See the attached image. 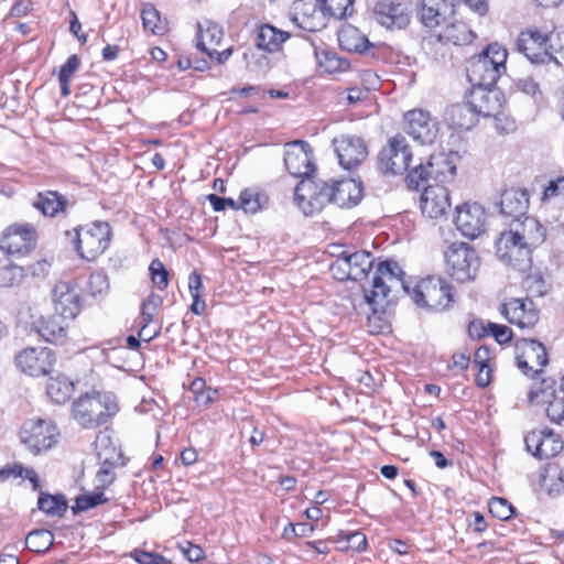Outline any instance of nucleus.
Listing matches in <instances>:
<instances>
[{"mask_svg": "<svg viewBox=\"0 0 564 564\" xmlns=\"http://www.w3.org/2000/svg\"><path fill=\"white\" fill-rule=\"evenodd\" d=\"M402 274L395 262L382 261L377 265L370 286L364 288L365 300L373 312L384 310L389 293L397 286L402 288L421 308L440 312L451 306L452 286L444 279L429 276L411 285L402 280Z\"/></svg>", "mask_w": 564, "mask_h": 564, "instance_id": "nucleus-1", "label": "nucleus"}, {"mask_svg": "<svg viewBox=\"0 0 564 564\" xmlns=\"http://www.w3.org/2000/svg\"><path fill=\"white\" fill-rule=\"evenodd\" d=\"M119 411L115 394L109 392L86 393L73 402V419L84 429L106 424Z\"/></svg>", "mask_w": 564, "mask_h": 564, "instance_id": "nucleus-2", "label": "nucleus"}, {"mask_svg": "<svg viewBox=\"0 0 564 564\" xmlns=\"http://www.w3.org/2000/svg\"><path fill=\"white\" fill-rule=\"evenodd\" d=\"M508 51L501 44H489L467 66V76L473 86H494L506 73Z\"/></svg>", "mask_w": 564, "mask_h": 564, "instance_id": "nucleus-3", "label": "nucleus"}, {"mask_svg": "<svg viewBox=\"0 0 564 564\" xmlns=\"http://www.w3.org/2000/svg\"><path fill=\"white\" fill-rule=\"evenodd\" d=\"M446 270L459 283L476 279L480 269V258L476 250L466 242L449 246L445 253Z\"/></svg>", "mask_w": 564, "mask_h": 564, "instance_id": "nucleus-4", "label": "nucleus"}, {"mask_svg": "<svg viewBox=\"0 0 564 564\" xmlns=\"http://www.w3.org/2000/svg\"><path fill=\"white\" fill-rule=\"evenodd\" d=\"M110 239V226L104 221H95L76 230L77 251L88 261L102 254L108 249Z\"/></svg>", "mask_w": 564, "mask_h": 564, "instance_id": "nucleus-5", "label": "nucleus"}, {"mask_svg": "<svg viewBox=\"0 0 564 564\" xmlns=\"http://www.w3.org/2000/svg\"><path fill=\"white\" fill-rule=\"evenodd\" d=\"M373 257L368 251H343L330 264L329 271L338 281H361L373 265Z\"/></svg>", "mask_w": 564, "mask_h": 564, "instance_id": "nucleus-6", "label": "nucleus"}, {"mask_svg": "<svg viewBox=\"0 0 564 564\" xmlns=\"http://www.w3.org/2000/svg\"><path fill=\"white\" fill-rule=\"evenodd\" d=\"M329 183L322 180L303 178L295 187L294 200L306 216L319 213L329 204Z\"/></svg>", "mask_w": 564, "mask_h": 564, "instance_id": "nucleus-7", "label": "nucleus"}, {"mask_svg": "<svg viewBox=\"0 0 564 564\" xmlns=\"http://www.w3.org/2000/svg\"><path fill=\"white\" fill-rule=\"evenodd\" d=\"M59 433L55 424L46 420H31L23 424L20 438L26 448L37 455L57 443Z\"/></svg>", "mask_w": 564, "mask_h": 564, "instance_id": "nucleus-8", "label": "nucleus"}, {"mask_svg": "<svg viewBox=\"0 0 564 564\" xmlns=\"http://www.w3.org/2000/svg\"><path fill=\"white\" fill-rule=\"evenodd\" d=\"M489 216L476 202H466L455 207L454 224L456 229L468 239H476L486 232Z\"/></svg>", "mask_w": 564, "mask_h": 564, "instance_id": "nucleus-9", "label": "nucleus"}, {"mask_svg": "<svg viewBox=\"0 0 564 564\" xmlns=\"http://www.w3.org/2000/svg\"><path fill=\"white\" fill-rule=\"evenodd\" d=\"M456 155L438 153L431 155L426 165L420 164L410 171L409 183L419 187L420 182L429 177L442 183L449 182L456 173Z\"/></svg>", "mask_w": 564, "mask_h": 564, "instance_id": "nucleus-10", "label": "nucleus"}, {"mask_svg": "<svg viewBox=\"0 0 564 564\" xmlns=\"http://www.w3.org/2000/svg\"><path fill=\"white\" fill-rule=\"evenodd\" d=\"M496 256L506 265L525 271L531 265L532 251L509 230L502 231L495 243Z\"/></svg>", "mask_w": 564, "mask_h": 564, "instance_id": "nucleus-11", "label": "nucleus"}, {"mask_svg": "<svg viewBox=\"0 0 564 564\" xmlns=\"http://www.w3.org/2000/svg\"><path fill=\"white\" fill-rule=\"evenodd\" d=\"M411 160L412 152L405 137L397 134L380 151L379 166L386 173L402 174L409 169Z\"/></svg>", "mask_w": 564, "mask_h": 564, "instance_id": "nucleus-12", "label": "nucleus"}, {"mask_svg": "<svg viewBox=\"0 0 564 564\" xmlns=\"http://www.w3.org/2000/svg\"><path fill=\"white\" fill-rule=\"evenodd\" d=\"M15 362L18 368L31 377L48 375L55 364V356L52 349L46 347H30L21 350Z\"/></svg>", "mask_w": 564, "mask_h": 564, "instance_id": "nucleus-13", "label": "nucleus"}, {"mask_svg": "<svg viewBox=\"0 0 564 564\" xmlns=\"http://www.w3.org/2000/svg\"><path fill=\"white\" fill-rule=\"evenodd\" d=\"M404 130L415 141L431 144L438 133V122L423 109H413L404 115Z\"/></svg>", "mask_w": 564, "mask_h": 564, "instance_id": "nucleus-14", "label": "nucleus"}, {"mask_svg": "<svg viewBox=\"0 0 564 564\" xmlns=\"http://www.w3.org/2000/svg\"><path fill=\"white\" fill-rule=\"evenodd\" d=\"M284 164L288 172L294 177H311L315 171L312 150L305 141H294L286 144Z\"/></svg>", "mask_w": 564, "mask_h": 564, "instance_id": "nucleus-15", "label": "nucleus"}, {"mask_svg": "<svg viewBox=\"0 0 564 564\" xmlns=\"http://www.w3.org/2000/svg\"><path fill=\"white\" fill-rule=\"evenodd\" d=\"M517 364L524 375H536L546 366L549 358L543 344L523 339L517 344Z\"/></svg>", "mask_w": 564, "mask_h": 564, "instance_id": "nucleus-16", "label": "nucleus"}, {"mask_svg": "<svg viewBox=\"0 0 564 564\" xmlns=\"http://www.w3.org/2000/svg\"><path fill=\"white\" fill-rule=\"evenodd\" d=\"M525 447L534 457L549 459L563 449V441L552 430H533L524 438Z\"/></svg>", "mask_w": 564, "mask_h": 564, "instance_id": "nucleus-17", "label": "nucleus"}, {"mask_svg": "<svg viewBox=\"0 0 564 564\" xmlns=\"http://www.w3.org/2000/svg\"><path fill=\"white\" fill-rule=\"evenodd\" d=\"M373 14L377 22L387 29H403L410 22L411 9L401 1L380 0L373 8Z\"/></svg>", "mask_w": 564, "mask_h": 564, "instance_id": "nucleus-18", "label": "nucleus"}, {"mask_svg": "<svg viewBox=\"0 0 564 564\" xmlns=\"http://www.w3.org/2000/svg\"><path fill=\"white\" fill-rule=\"evenodd\" d=\"M55 313L64 321H73L82 311L78 290L69 282L61 281L53 289Z\"/></svg>", "mask_w": 564, "mask_h": 564, "instance_id": "nucleus-19", "label": "nucleus"}, {"mask_svg": "<svg viewBox=\"0 0 564 564\" xmlns=\"http://www.w3.org/2000/svg\"><path fill=\"white\" fill-rule=\"evenodd\" d=\"M36 232L30 225H11L0 239L1 250L10 254H26L35 246Z\"/></svg>", "mask_w": 564, "mask_h": 564, "instance_id": "nucleus-20", "label": "nucleus"}, {"mask_svg": "<svg viewBox=\"0 0 564 564\" xmlns=\"http://www.w3.org/2000/svg\"><path fill=\"white\" fill-rule=\"evenodd\" d=\"M333 145L339 164L346 170L355 169L368 155L364 140L355 135L343 134L337 137L333 140Z\"/></svg>", "mask_w": 564, "mask_h": 564, "instance_id": "nucleus-21", "label": "nucleus"}, {"mask_svg": "<svg viewBox=\"0 0 564 564\" xmlns=\"http://www.w3.org/2000/svg\"><path fill=\"white\" fill-rule=\"evenodd\" d=\"M492 86H474L468 95V101L476 112V117H495L497 118L502 110L503 96Z\"/></svg>", "mask_w": 564, "mask_h": 564, "instance_id": "nucleus-22", "label": "nucleus"}, {"mask_svg": "<svg viewBox=\"0 0 564 564\" xmlns=\"http://www.w3.org/2000/svg\"><path fill=\"white\" fill-rule=\"evenodd\" d=\"M451 206V196L447 187L435 184L424 188L420 200L423 215L431 219H438L447 215Z\"/></svg>", "mask_w": 564, "mask_h": 564, "instance_id": "nucleus-23", "label": "nucleus"}, {"mask_svg": "<svg viewBox=\"0 0 564 564\" xmlns=\"http://www.w3.org/2000/svg\"><path fill=\"white\" fill-rule=\"evenodd\" d=\"M549 35L539 30H527L520 33L517 40V48L532 63L545 64L550 62L547 53Z\"/></svg>", "mask_w": 564, "mask_h": 564, "instance_id": "nucleus-24", "label": "nucleus"}, {"mask_svg": "<svg viewBox=\"0 0 564 564\" xmlns=\"http://www.w3.org/2000/svg\"><path fill=\"white\" fill-rule=\"evenodd\" d=\"M501 314L519 328L532 327L539 321V313L529 299H509L501 305Z\"/></svg>", "mask_w": 564, "mask_h": 564, "instance_id": "nucleus-25", "label": "nucleus"}, {"mask_svg": "<svg viewBox=\"0 0 564 564\" xmlns=\"http://www.w3.org/2000/svg\"><path fill=\"white\" fill-rule=\"evenodd\" d=\"M462 0H421L419 11L421 22L429 29L446 24Z\"/></svg>", "mask_w": 564, "mask_h": 564, "instance_id": "nucleus-26", "label": "nucleus"}, {"mask_svg": "<svg viewBox=\"0 0 564 564\" xmlns=\"http://www.w3.org/2000/svg\"><path fill=\"white\" fill-rule=\"evenodd\" d=\"M293 21L308 32H316L326 25V14L317 0H296Z\"/></svg>", "mask_w": 564, "mask_h": 564, "instance_id": "nucleus-27", "label": "nucleus"}, {"mask_svg": "<svg viewBox=\"0 0 564 564\" xmlns=\"http://www.w3.org/2000/svg\"><path fill=\"white\" fill-rule=\"evenodd\" d=\"M508 230L531 251L545 240L542 225L533 217L512 220Z\"/></svg>", "mask_w": 564, "mask_h": 564, "instance_id": "nucleus-28", "label": "nucleus"}, {"mask_svg": "<svg viewBox=\"0 0 564 564\" xmlns=\"http://www.w3.org/2000/svg\"><path fill=\"white\" fill-rule=\"evenodd\" d=\"M329 203L340 208H351L356 206L362 197L361 183L352 180L332 181Z\"/></svg>", "mask_w": 564, "mask_h": 564, "instance_id": "nucleus-29", "label": "nucleus"}, {"mask_svg": "<svg viewBox=\"0 0 564 564\" xmlns=\"http://www.w3.org/2000/svg\"><path fill=\"white\" fill-rule=\"evenodd\" d=\"M528 399L531 403L546 404V414L551 421L555 423L564 421V393L563 397L556 395L552 386L532 388Z\"/></svg>", "mask_w": 564, "mask_h": 564, "instance_id": "nucleus-30", "label": "nucleus"}, {"mask_svg": "<svg viewBox=\"0 0 564 564\" xmlns=\"http://www.w3.org/2000/svg\"><path fill=\"white\" fill-rule=\"evenodd\" d=\"M529 208V195L525 189L510 188L501 194L500 212L513 220L527 216Z\"/></svg>", "mask_w": 564, "mask_h": 564, "instance_id": "nucleus-31", "label": "nucleus"}, {"mask_svg": "<svg viewBox=\"0 0 564 564\" xmlns=\"http://www.w3.org/2000/svg\"><path fill=\"white\" fill-rule=\"evenodd\" d=\"M445 122L454 128L468 130L477 122L476 112L469 101L452 105L444 112Z\"/></svg>", "mask_w": 564, "mask_h": 564, "instance_id": "nucleus-32", "label": "nucleus"}, {"mask_svg": "<svg viewBox=\"0 0 564 564\" xmlns=\"http://www.w3.org/2000/svg\"><path fill=\"white\" fill-rule=\"evenodd\" d=\"M223 39L221 28L210 21L198 23L197 47L214 58L215 47Z\"/></svg>", "mask_w": 564, "mask_h": 564, "instance_id": "nucleus-33", "label": "nucleus"}, {"mask_svg": "<svg viewBox=\"0 0 564 564\" xmlns=\"http://www.w3.org/2000/svg\"><path fill=\"white\" fill-rule=\"evenodd\" d=\"M438 40L453 43L454 45H467L475 39V33L465 22L446 23V26L438 33Z\"/></svg>", "mask_w": 564, "mask_h": 564, "instance_id": "nucleus-34", "label": "nucleus"}, {"mask_svg": "<svg viewBox=\"0 0 564 564\" xmlns=\"http://www.w3.org/2000/svg\"><path fill=\"white\" fill-rule=\"evenodd\" d=\"M68 200L57 192L47 191L40 193L33 203V206L39 209L44 216L54 217L58 213L64 212Z\"/></svg>", "mask_w": 564, "mask_h": 564, "instance_id": "nucleus-35", "label": "nucleus"}, {"mask_svg": "<svg viewBox=\"0 0 564 564\" xmlns=\"http://www.w3.org/2000/svg\"><path fill=\"white\" fill-rule=\"evenodd\" d=\"M288 39L289 33L278 30L272 25L264 24L259 28L257 46L268 52H276Z\"/></svg>", "mask_w": 564, "mask_h": 564, "instance_id": "nucleus-36", "label": "nucleus"}, {"mask_svg": "<svg viewBox=\"0 0 564 564\" xmlns=\"http://www.w3.org/2000/svg\"><path fill=\"white\" fill-rule=\"evenodd\" d=\"M339 46L347 52L362 53L368 48V39L355 26H344L338 33Z\"/></svg>", "mask_w": 564, "mask_h": 564, "instance_id": "nucleus-37", "label": "nucleus"}, {"mask_svg": "<svg viewBox=\"0 0 564 564\" xmlns=\"http://www.w3.org/2000/svg\"><path fill=\"white\" fill-rule=\"evenodd\" d=\"M37 332L46 341L62 344L67 336V326L54 316H43L37 322Z\"/></svg>", "mask_w": 564, "mask_h": 564, "instance_id": "nucleus-38", "label": "nucleus"}, {"mask_svg": "<svg viewBox=\"0 0 564 564\" xmlns=\"http://www.w3.org/2000/svg\"><path fill=\"white\" fill-rule=\"evenodd\" d=\"M318 66L327 74L335 75L349 69L350 63L338 54L329 51L314 50Z\"/></svg>", "mask_w": 564, "mask_h": 564, "instance_id": "nucleus-39", "label": "nucleus"}, {"mask_svg": "<svg viewBox=\"0 0 564 564\" xmlns=\"http://www.w3.org/2000/svg\"><path fill=\"white\" fill-rule=\"evenodd\" d=\"M101 466L96 474V481L98 487H107L109 486L115 477L113 468L120 460V454L116 447L111 448V453H100Z\"/></svg>", "mask_w": 564, "mask_h": 564, "instance_id": "nucleus-40", "label": "nucleus"}, {"mask_svg": "<svg viewBox=\"0 0 564 564\" xmlns=\"http://www.w3.org/2000/svg\"><path fill=\"white\" fill-rule=\"evenodd\" d=\"M74 383L66 377L51 378L47 382V395L55 403H65L74 392Z\"/></svg>", "mask_w": 564, "mask_h": 564, "instance_id": "nucleus-41", "label": "nucleus"}, {"mask_svg": "<svg viewBox=\"0 0 564 564\" xmlns=\"http://www.w3.org/2000/svg\"><path fill=\"white\" fill-rule=\"evenodd\" d=\"M141 19L145 31L155 35L165 33L166 23L162 20L160 12L151 3L143 4Z\"/></svg>", "mask_w": 564, "mask_h": 564, "instance_id": "nucleus-42", "label": "nucleus"}, {"mask_svg": "<svg viewBox=\"0 0 564 564\" xmlns=\"http://www.w3.org/2000/svg\"><path fill=\"white\" fill-rule=\"evenodd\" d=\"M23 269L8 257L0 259V286H12L22 278Z\"/></svg>", "mask_w": 564, "mask_h": 564, "instance_id": "nucleus-43", "label": "nucleus"}, {"mask_svg": "<svg viewBox=\"0 0 564 564\" xmlns=\"http://www.w3.org/2000/svg\"><path fill=\"white\" fill-rule=\"evenodd\" d=\"M39 509L50 516L61 517L67 509V503L62 496L41 495L37 501Z\"/></svg>", "mask_w": 564, "mask_h": 564, "instance_id": "nucleus-44", "label": "nucleus"}, {"mask_svg": "<svg viewBox=\"0 0 564 564\" xmlns=\"http://www.w3.org/2000/svg\"><path fill=\"white\" fill-rule=\"evenodd\" d=\"M325 14L343 19L352 12L354 0H321Z\"/></svg>", "mask_w": 564, "mask_h": 564, "instance_id": "nucleus-45", "label": "nucleus"}, {"mask_svg": "<svg viewBox=\"0 0 564 564\" xmlns=\"http://www.w3.org/2000/svg\"><path fill=\"white\" fill-rule=\"evenodd\" d=\"M547 53L550 62L553 61L557 65L564 64V30L549 34Z\"/></svg>", "mask_w": 564, "mask_h": 564, "instance_id": "nucleus-46", "label": "nucleus"}, {"mask_svg": "<svg viewBox=\"0 0 564 564\" xmlns=\"http://www.w3.org/2000/svg\"><path fill=\"white\" fill-rule=\"evenodd\" d=\"M26 545L33 552H42L48 549L53 542V535L47 530H34L26 536Z\"/></svg>", "mask_w": 564, "mask_h": 564, "instance_id": "nucleus-47", "label": "nucleus"}, {"mask_svg": "<svg viewBox=\"0 0 564 564\" xmlns=\"http://www.w3.org/2000/svg\"><path fill=\"white\" fill-rule=\"evenodd\" d=\"M262 196L250 188H247L240 193L238 200V209L241 208L246 213L254 214L262 207Z\"/></svg>", "mask_w": 564, "mask_h": 564, "instance_id": "nucleus-48", "label": "nucleus"}, {"mask_svg": "<svg viewBox=\"0 0 564 564\" xmlns=\"http://www.w3.org/2000/svg\"><path fill=\"white\" fill-rule=\"evenodd\" d=\"M109 291L108 276L104 272H94L88 280V292L93 297H102Z\"/></svg>", "mask_w": 564, "mask_h": 564, "instance_id": "nucleus-49", "label": "nucleus"}, {"mask_svg": "<svg viewBox=\"0 0 564 564\" xmlns=\"http://www.w3.org/2000/svg\"><path fill=\"white\" fill-rule=\"evenodd\" d=\"M105 501L106 499L104 498L102 492L83 495L76 498L75 505L72 507V510L76 514L88 509H91Z\"/></svg>", "mask_w": 564, "mask_h": 564, "instance_id": "nucleus-50", "label": "nucleus"}, {"mask_svg": "<svg viewBox=\"0 0 564 564\" xmlns=\"http://www.w3.org/2000/svg\"><path fill=\"white\" fill-rule=\"evenodd\" d=\"M489 511L499 520H508L513 513V508L506 499L494 497L489 500Z\"/></svg>", "mask_w": 564, "mask_h": 564, "instance_id": "nucleus-51", "label": "nucleus"}, {"mask_svg": "<svg viewBox=\"0 0 564 564\" xmlns=\"http://www.w3.org/2000/svg\"><path fill=\"white\" fill-rule=\"evenodd\" d=\"M149 270L154 285H156L160 290L165 289L169 284V272L162 261L159 259L152 260Z\"/></svg>", "mask_w": 564, "mask_h": 564, "instance_id": "nucleus-52", "label": "nucleus"}, {"mask_svg": "<svg viewBox=\"0 0 564 564\" xmlns=\"http://www.w3.org/2000/svg\"><path fill=\"white\" fill-rule=\"evenodd\" d=\"M487 349H478L475 354V361L479 365V371L476 375V383L480 388H486L490 382V369L489 366L482 361V358L487 356Z\"/></svg>", "mask_w": 564, "mask_h": 564, "instance_id": "nucleus-53", "label": "nucleus"}, {"mask_svg": "<svg viewBox=\"0 0 564 564\" xmlns=\"http://www.w3.org/2000/svg\"><path fill=\"white\" fill-rule=\"evenodd\" d=\"M560 195H564V176L549 182L542 192L541 200L546 203Z\"/></svg>", "mask_w": 564, "mask_h": 564, "instance_id": "nucleus-54", "label": "nucleus"}, {"mask_svg": "<svg viewBox=\"0 0 564 564\" xmlns=\"http://www.w3.org/2000/svg\"><path fill=\"white\" fill-rule=\"evenodd\" d=\"M131 556L140 564H170L164 556L142 550L132 551Z\"/></svg>", "mask_w": 564, "mask_h": 564, "instance_id": "nucleus-55", "label": "nucleus"}, {"mask_svg": "<svg viewBox=\"0 0 564 564\" xmlns=\"http://www.w3.org/2000/svg\"><path fill=\"white\" fill-rule=\"evenodd\" d=\"M518 90L531 96L536 102L542 99V93L539 85L532 78H521L516 83Z\"/></svg>", "mask_w": 564, "mask_h": 564, "instance_id": "nucleus-56", "label": "nucleus"}, {"mask_svg": "<svg viewBox=\"0 0 564 564\" xmlns=\"http://www.w3.org/2000/svg\"><path fill=\"white\" fill-rule=\"evenodd\" d=\"M79 67V58L77 55H72L68 57L67 62L61 67L58 73V80L65 82L70 80L75 72Z\"/></svg>", "mask_w": 564, "mask_h": 564, "instance_id": "nucleus-57", "label": "nucleus"}, {"mask_svg": "<svg viewBox=\"0 0 564 564\" xmlns=\"http://www.w3.org/2000/svg\"><path fill=\"white\" fill-rule=\"evenodd\" d=\"M207 198H208V202L210 203L212 207L216 212L224 210L227 207L232 208V209H238V202L235 200L234 198H224V197H219L215 194L208 195Z\"/></svg>", "mask_w": 564, "mask_h": 564, "instance_id": "nucleus-58", "label": "nucleus"}, {"mask_svg": "<svg viewBox=\"0 0 564 564\" xmlns=\"http://www.w3.org/2000/svg\"><path fill=\"white\" fill-rule=\"evenodd\" d=\"M346 540H347L348 546L350 549H352L354 551L361 552V551L366 550L367 538L364 533L358 532V531L348 533L346 536Z\"/></svg>", "mask_w": 564, "mask_h": 564, "instance_id": "nucleus-59", "label": "nucleus"}, {"mask_svg": "<svg viewBox=\"0 0 564 564\" xmlns=\"http://www.w3.org/2000/svg\"><path fill=\"white\" fill-rule=\"evenodd\" d=\"M112 447H116V446L112 444V441L107 433H100L97 435L96 441H95V448H96L98 458H100V453L110 454Z\"/></svg>", "mask_w": 564, "mask_h": 564, "instance_id": "nucleus-60", "label": "nucleus"}, {"mask_svg": "<svg viewBox=\"0 0 564 564\" xmlns=\"http://www.w3.org/2000/svg\"><path fill=\"white\" fill-rule=\"evenodd\" d=\"M490 328H491V332H492V335H494L495 339L499 344H505V343H508V341L511 340L512 332L510 330L509 327H507L505 325L491 324Z\"/></svg>", "mask_w": 564, "mask_h": 564, "instance_id": "nucleus-61", "label": "nucleus"}, {"mask_svg": "<svg viewBox=\"0 0 564 564\" xmlns=\"http://www.w3.org/2000/svg\"><path fill=\"white\" fill-rule=\"evenodd\" d=\"M217 395L218 391L216 389L207 387V389L204 392H202L197 397H194V399L198 406H208L210 403L216 401Z\"/></svg>", "mask_w": 564, "mask_h": 564, "instance_id": "nucleus-62", "label": "nucleus"}, {"mask_svg": "<svg viewBox=\"0 0 564 564\" xmlns=\"http://www.w3.org/2000/svg\"><path fill=\"white\" fill-rule=\"evenodd\" d=\"M188 288L192 296H203V281L200 274L192 272L188 276Z\"/></svg>", "mask_w": 564, "mask_h": 564, "instance_id": "nucleus-63", "label": "nucleus"}, {"mask_svg": "<svg viewBox=\"0 0 564 564\" xmlns=\"http://www.w3.org/2000/svg\"><path fill=\"white\" fill-rule=\"evenodd\" d=\"M183 553L186 556V558L191 562H198L205 555L200 546L191 543H188V545L183 549Z\"/></svg>", "mask_w": 564, "mask_h": 564, "instance_id": "nucleus-64", "label": "nucleus"}]
</instances>
